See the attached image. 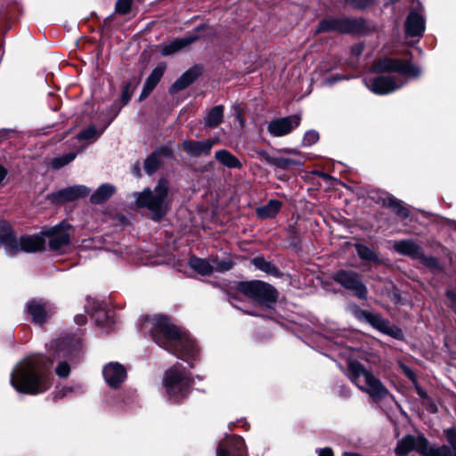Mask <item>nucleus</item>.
<instances>
[{"instance_id": "f257e3e1", "label": "nucleus", "mask_w": 456, "mask_h": 456, "mask_svg": "<svg viewBox=\"0 0 456 456\" xmlns=\"http://www.w3.org/2000/svg\"><path fill=\"white\" fill-rule=\"evenodd\" d=\"M144 331H149L157 345L189 362L193 367L199 350L190 335L173 324L162 315L146 317L142 324Z\"/></svg>"}, {"instance_id": "f03ea898", "label": "nucleus", "mask_w": 456, "mask_h": 456, "mask_svg": "<svg viewBox=\"0 0 456 456\" xmlns=\"http://www.w3.org/2000/svg\"><path fill=\"white\" fill-rule=\"evenodd\" d=\"M10 383L19 393L37 395L52 385L50 363L42 355H33L19 362L13 368Z\"/></svg>"}, {"instance_id": "7ed1b4c3", "label": "nucleus", "mask_w": 456, "mask_h": 456, "mask_svg": "<svg viewBox=\"0 0 456 456\" xmlns=\"http://www.w3.org/2000/svg\"><path fill=\"white\" fill-rule=\"evenodd\" d=\"M374 70L378 72H395L397 76H378L375 77H366L363 83L366 87L376 94H387L401 88L406 78L417 77L420 75V69L409 61L397 59L384 58L373 65Z\"/></svg>"}, {"instance_id": "20e7f679", "label": "nucleus", "mask_w": 456, "mask_h": 456, "mask_svg": "<svg viewBox=\"0 0 456 456\" xmlns=\"http://www.w3.org/2000/svg\"><path fill=\"white\" fill-rule=\"evenodd\" d=\"M168 182L160 179L153 191L146 188L142 192L134 193L135 204L139 208H147L151 212V219L159 221L168 211Z\"/></svg>"}, {"instance_id": "39448f33", "label": "nucleus", "mask_w": 456, "mask_h": 456, "mask_svg": "<svg viewBox=\"0 0 456 456\" xmlns=\"http://www.w3.org/2000/svg\"><path fill=\"white\" fill-rule=\"evenodd\" d=\"M45 239L42 232L37 235H27L17 239L10 224L5 221L0 222V246H4L10 256L20 252H37L45 248Z\"/></svg>"}, {"instance_id": "423d86ee", "label": "nucleus", "mask_w": 456, "mask_h": 456, "mask_svg": "<svg viewBox=\"0 0 456 456\" xmlns=\"http://www.w3.org/2000/svg\"><path fill=\"white\" fill-rule=\"evenodd\" d=\"M192 382L185 368L179 363L165 372L163 387L168 399L177 403L189 395Z\"/></svg>"}, {"instance_id": "0eeeda50", "label": "nucleus", "mask_w": 456, "mask_h": 456, "mask_svg": "<svg viewBox=\"0 0 456 456\" xmlns=\"http://www.w3.org/2000/svg\"><path fill=\"white\" fill-rule=\"evenodd\" d=\"M348 377L361 390L368 393L374 398H385L388 395L387 389L379 379L366 370L362 364L356 361L348 362Z\"/></svg>"}, {"instance_id": "6e6552de", "label": "nucleus", "mask_w": 456, "mask_h": 456, "mask_svg": "<svg viewBox=\"0 0 456 456\" xmlns=\"http://www.w3.org/2000/svg\"><path fill=\"white\" fill-rule=\"evenodd\" d=\"M236 289L246 297L267 307H271L278 297L273 286L261 281H241L237 284Z\"/></svg>"}, {"instance_id": "1a4fd4ad", "label": "nucleus", "mask_w": 456, "mask_h": 456, "mask_svg": "<svg viewBox=\"0 0 456 456\" xmlns=\"http://www.w3.org/2000/svg\"><path fill=\"white\" fill-rule=\"evenodd\" d=\"M333 280L350 290L360 299H366L368 290L361 276L353 271L339 270L332 275Z\"/></svg>"}, {"instance_id": "9d476101", "label": "nucleus", "mask_w": 456, "mask_h": 456, "mask_svg": "<svg viewBox=\"0 0 456 456\" xmlns=\"http://www.w3.org/2000/svg\"><path fill=\"white\" fill-rule=\"evenodd\" d=\"M70 228L71 226L69 223L61 222L57 225L42 232V235H44L45 240H48V245L51 250H61L62 248L69 244Z\"/></svg>"}, {"instance_id": "9b49d317", "label": "nucleus", "mask_w": 456, "mask_h": 456, "mask_svg": "<svg viewBox=\"0 0 456 456\" xmlns=\"http://www.w3.org/2000/svg\"><path fill=\"white\" fill-rule=\"evenodd\" d=\"M411 451H417L421 456H428L430 452V448L428 446V441L422 437H414L412 436H406L398 442L395 448L397 456H405Z\"/></svg>"}, {"instance_id": "f8f14e48", "label": "nucleus", "mask_w": 456, "mask_h": 456, "mask_svg": "<svg viewBox=\"0 0 456 456\" xmlns=\"http://www.w3.org/2000/svg\"><path fill=\"white\" fill-rule=\"evenodd\" d=\"M27 312L35 323L45 322L55 311L52 303L44 299H31L26 305Z\"/></svg>"}, {"instance_id": "ddd939ff", "label": "nucleus", "mask_w": 456, "mask_h": 456, "mask_svg": "<svg viewBox=\"0 0 456 456\" xmlns=\"http://www.w3.org/2000/svg\"><path fill=\"white\" fill-rule=\"evenodd\" d=\"M216 456H248L244 440L237 436H226L220 442Z\"/></svg>"}, {"instance_id": "4468645a", "label": "nucleus", "mask_w": 456, "mask_h": 456, "mask_svg": "<svg viewBox=\"0 0 456 456\" xmlns=\"http://www.w3.org/2000/svg\"><path fill=\"white\" fill-rule=\"evenodd\" d=\"M301 117L292 115L281 118L271 121L267 126L268 132L276 137H281L289 134L294 128L299 126Z\"/></svg>"}, {"instance_id": "2eb2a0df", "label": "nucleus", "mask_w": 456, "mask_h": 456, "mask_svg": "<svg viewBox=\"0 0 456 456\" xmlns=\"http://www.w3.org/2000/svg\"><path fill=\"white\" fill-rule=\"evenodd\" d=\"M357 28L355 20L347 18H330L320 22L316 32L338 31L341 33H350Z\"/></svg>"}, {"instance_id": "dca6fc26", "label": "nucleus", "mask_w": 456, "mask_h": 456, "mask_svg": "<svg viewBox=\"0 0 456 456\" xmlns=\"http://www.w3.org/2000/svg\"><path fill=\"white\" fill-rule=\"evenodd\" d=\"M50 346L57 357H64L69 360L77 357L80 351L79 341L71 338L53 341Z\"/></svg>"}, {"instance_id": "f3484780", "label": "nucleus", "mask_w": 456, "mask_h": 456, "mask_svg": "<svg viewBox=\"0 0 456 456\" xmlns=\"http://www.w3.org/2000/svg\"><path fill=\"white\" fill-rule=\"evenodd\" d=\"M102 375L109 387L118 388L126 379V370L119 362H110L103 366Z\"/></svg>"}, {"instance_id": "a211bd4d", "label": "nucleus", "mask_w": 456, "mask_h": 456, "mask_svg": "<svg viewBox=\"0 0 456 456\" xmlns=\"http://www.w3.org/2000/svg\"><path fill=\"white\" fill-rule=\"evenodd\" d=\"M89 193L90 190L86 186L76 185L53 192L50 198L55 202H66L75 200L81 197H86Z\"/></svg>"}, {"instance_id": "6ab92c4d", "label": "nucleus", "mask_w": 456, "mask_h": 456, "mask_svg": "<svg viewBox=\"0 0 456 456\" xmlns=\"http://www.w3.org/2000/svg\"><path fill=\"white\" fill-rule=\"evenodd\" d=\"M257 154L268 165L284 170L289 169L294 166H302L305 162V160L302 159H291L283 156H271L265 151H257Z\"/></svg>"}, {"instance_id": "aec40b11", "label": "nucleus", "mask_w": 456, "mask_h": 456, "mask_svg": "<svg viewBox=\"0 0 456 456\" xmlns=\"http://www.w3.org/2000/svg\"><path fill=\"white\" fill-rule=\"evenodd\" d=\"M393 248L399 254L412 259L422 256V248L412 240H400L393 242Z\"/></svg>"}, {"instance_id": "412c9836", "label": "nucleus", "mask_w": 456, "mask_h": 456, "mask_svg": "<svg viewBox=\"0 0 456 456\" xmlns=\"http://www.w3.org/2000/svg\"><path fill=\"white\" fill-rule=\"evenodd\" d=\"M425 30V20L422 15L411 11L405 21V31L410 37H420Z\"/></svg>"}, {"instance_id": "4be33fe9", "label": "nucleus", "mask_w": 456, "mask_h": 456, "mask_svg": "<svg viewBox=\"0 0 456 456\" xmlns=\"http://www.w3.org/2000/svg\"><path fill=\"white\" fill-rule=\"evenodd\" d=\"M215 141L205 140V141H184L183 142V150L187 154L193 157H199L200 155L209 154L212 147L215 144Z\"/></svg>"}, {"instance_id": "5701e85b", "label": "nucleus", "mask_w": 456, "mask_h": 456, "mask_svg": "<svg viewBox=\"0 0 456 456\" xmlns=\"http://www.w3.org/2000/svg\"><path fill=\"white\" fill-rule=\"evenodd\" d=\"M445 437L451 448L446 445L436 448L431 447L428 456H456V429H446Z\"/></svg>"}, {"instance_id": "b1692460", "label": "nucleus", "mask_w": 456, "mask_h": 456, "mask_svg": "<svg viewBox=\"0 0 456 456\" xmlns=\"http://www.w3.org/2000/svg\"><path fill=\"white\" fill-rule=\"evenodd\" d=\"M165 70L166 65L164 63H160L151 71L140 94V101L144 100L153 91V89L156 87L160 78L162 77Z\"/></svg>"}, {"instance_id": "393cba45", "label": "nucleus", "mask_w": 456, "mask_h": 456, "mask_svg": "<svg viewBox=\"0 0 456 456\" xmlns=\"http://www.w3.org/2000/svg\"><path fill=\"white\" fill-rule=\"evenodd\" d=\"M363 314L374 326H376L383 332L395 338H399L401 336L402 332L397 327L391 326L387 322L381 319L379 316L374 315L368 312H364Z\"/></svg>"}, {"instance_id": "a878e982", "label": "nucleus", "mask_w": 456, "mask_h": 456, "mask_svg": "<svg viewBox=\"0 0 456 456\" xmlns=\"http://www.w3.org/2000/svg\"><path fill=\"white\" fill-rule=\"evenodd\" d=\"M199 37L198 34L189 35L182 38H178L171 42L170 44L165 45L162 50L161 53L163 55H169L172 54L183 47L191 45L192 42H194Z\"/></svg>"}, {"instance_id": "bb28decb", "label": "nucleus", "mask_w": 456, "mask_h": 456, "mask_svg": "<svg viewBox=\"0 0 456 456\" xmlns=\"http://www.w3.org/2000/svg\"><path fill=\"white\" fill-rule=\"evenodd\" d=\"M198 76V69H191L187 70L172 85L170 92L175 93L186 88L197 78Z\"/></svg>"}, {"instance_id": "cd10ccee", "label": "nucleus", "mask_w": 456, "mask_h": 456, "mask_svg": "<svg viewBox=\"0 0 456 456\" xmlns=\"http://www.w3.org/2000/svg\"><path fill=\"white\" fill-rule=\"evenodd\" d=\"M215 158L219 163L228 168L240 169L242 167V164L240 159L226 150L216 151Z\"/></svg>"}, {"instance_id": "c85d7f7f", "label": "nucleus", "mask_w": 456, "mask_h": 456, "mask_svg": "<svg viewBox=\"0 0 456 456\" xmlns=\"http://www.w3.org/2000/svg\"><path fill=\"white\" fill-rule=\"evenodd\" d=\"M281 207V201L277 200H271L265 206L259 207L256 209V215L260 218H271L274 217L280 211Z\"/></svg>"}, {"instance_id": "c756f323", "label": "nucleus", "mask_w": 456, "mask_h": 456, "mask_svg": "<svg viewBox=\"0 0 456 456\" xmlns=\"http://www.w3.org/2000/svg\"><path fill=\"white\" fill-rule=\"evenodd\" d=\"M115 192V187L110 183L102 184L97 191L92 194L91 201L100 204L107 200Z\"/></svg>"}, {"instance_id": "7c9ffc66", "label": "nucleus", "mask_w": 456, "mask_h": 456, "mask_svg": "<svg viewBox=\"0 0 456 456\" xmlns=\"http://www.w3.org/2000/svg\"><path fill=\"white\" fill-rule=\"evenodd\" d=\"M190 266L201 275H209L214 272V266L208 260L193 256L190 259Z\"/></svg>"}, {"instance_id": "2f4dec72", "label": "nucleus", "mask_w": 456, "mask_h": 456, "mask_svg": "<svg viewBox=\"0 0 456 456\" xmlns=\"http://www.w3.org/2000/svg\"><path fill=\"white\" fill-rule=\"evenodd\" d=\"M224 117V108L220 105L212 108L205 118V124L207 126H217Z\"/></svg>"}, {"instance_id": "473e14b6", "label": "nucleus", "mask_w": 456, "mask_h": 456, "mask_svg": "<svg viewBox=\"0 0 456 456\" xmlns=\"http://www.w3.org/2000/svg\"><path fill=\"white\" fill-rule=\"evenodd\" d=\"M383 203L387 207L391 208L398 216L405 217L408 216L407 209L402 206L401 202L395 198L386 195L383 198Z\"/></svg>"}, {"instance_id": "72a5a7b5", "label": "nucleus", "mask_w": 456, "mask_h": 456, "mask_svg": "<svg viewBox=\"0 0 456 456\" xmlns=\"http://www.w3.org/2000/svg\"><path fill=\"white\" fill-rule=\"evenodd\" d=\"M252 264L259 270L276 275L279 271L276 266L271 262L266 261L264 257L257 256L252 259Z\"/></svg>"}, {"instance_id": "f704fd0d", "label": "nucleus", "mask_w": 456, "mask_h": 456, "mask_svg": "<svg viewBox=\"0 0 456 456\" xmlns=\"http://www.w3.org/2000/svg\"><path fill=\"white\" fill-rule=\"evenodd\" d=\"M77 153L70 152L52 159L51 166L55 169H59L75 159Z\"/></svg>"}, {"instance_id": "c9c22d12", "label": "nucleus", "mask_w": 456, "mask_h": 456, "mask_svg": "<svg viewBox=\"0 0 456 456\" xmlns=\"http://www.w3.org/2000/svg\"><path fill=\"white\" fill-rule=\"evenodd\" d=\"M159 165L158 154L154 152L145 159L144 169L148 175H151L158 170Z\"/></svg>"}, {"instance_id": "e433bc0d", "label": "nucleus", "mask_w": 456, "mask_h": 456, "mask_svg": "<svg viewBox=\"0 0 456 456\" xmlns=\"http://www.w3.org/2000/svg\"><path fill=\"white\" fill-rule=\"evenodd\" d=\"M355 247H356L357 254L362 259L367 260V261H378V256L375 254V252L372 251L368 247L362 245V244H357Z\"/></svg>"}, {"instance_id": "4c0bfd02", "label": "nucleus", "mask_w": 456, "mask_h": 456, "mask_svg": "<svg viewBox=\"0 0 456 456\" xmlns=\"http://www.w3.org/2000/svg\"><path fill=\"white\" fill-rule=\"evenodd\" d=\"M214 271L224 273L232 268L233 263L230 259H213Z\"/></svg>"}, {"instance_id": "58836bf2", "label": "nucleus", "mask_w": 456, "mask_h": 456, "mask_svg": "<svg viewBox=\"0 0 456 456\" xmlns=\"http://www.w3.org/2000/svg\"><path fill=\"white\" fill-rule=\"evenodd\" d=\"M100 133L94 126H89L77 134L78 140H93L99 136Z\"/></svg>"}, {"instance_id": "ea45409f", "label": "nucleus", "mask_w": 456, "mask_h": 456, "mask_svg": "<svg viewBox=\"0 0 456 456\" xmlns=\"http://www.w3.org/2000/svg\"><path fill=\"white\" fill-rule=\"evenodd\" d=\"M55 373L58 377L62 379L69 377L70 373L69 364L64 360H60L58 365L55 368Z\"/></svg>"}, {"instance_id": "a19ab883", "label": "nucleus", "mask_w": 456, "mask_h": 456, "mask_svg": "<svg viewBox=\"0 0 456 456\" xmlns=\"http://www.w3.org/2000/svg\"><path fill=\"white\" fill-rule=\"evenodd\" d=\"M137 84H138V82H135V85L133 86L131 83H128L124 86L122 94H121V101L123 102V105H126L128 103Z\"/></svg>"}, {"instance_id": "79ce46f5", "label": "nucleus", "mask_w": 456, "mask_h": 456, "mask_svg": "<svg viewBox=\"0 0 456 456\" xmlns=\"http://www.w3.org/2000/svg\"><path fill=\"white\" fill-rule=\"evenodd\" d=\"M416 260H419L423 265L429 267L431 269H438L439 268V264H438L436 258H435L433 256H425L423 251H422V256L417 257Z\"/></svg>"}, {"instance_id": "37998d69", "label": "nucleus", "mask_w": 456, "mask_h": 456, "mask_svg": "<svg viewBox=\"0 0 456 456\" xmlns=\"http://www.w3.org/2000/svg\"><path fill=\"white\" fill-rule=\"evenodd\" d=\"M319 140V133L315 130L307 131L303 137V144L305 146H311Z\"/></svg>"}, {"instance_id": "c03bdc74", "label": "nucleus", "mask_w": 456, "mask_h": 456, "mask_svg": "<svg viewBox=\"0 0 456 456\" xmlns=\"http://www.w3.org/2000/svg\"><path fill=\"white\" fill-rule=\"evenodd\" d=\"M132 0H118L116 3V11L120 14H126L130 12Z\"/></svg>"}, {"instance_id": "a18cd8bd", "label": "nucleus", "mask_w": 456, "mask_h": 456, "mask_svg": "<svg viewBox=\"0 0 456 456\" xmlns=\"http://www.w3.org/2000/svg\"><path fill=\"white\" fill-rule=\"evenodd\" d=\"M79 389H80V387L78 386H77V387H63L61 388H59L55 392V396L58 397V398H62L64 396H67L70 393H73V392H75L77 390H79Z\"/></svg>"}, {"instance_id": "49530a36", "label": "nucleus", "mask_w": 456, "mask_h": 456, "mask_svg": "<svg viewBox=\"0 0 456 456\" xmlns=\"http://www.w3.org/2000/svg\"><path fill=\"white\" fill-rule=\"evenodd\" d=\"M277 152L279 153H281V154H288V155H291L293 156L292 159H304L302 154L300 151H298L296 149H291V148H281V149H279L277 150Z\"/></svg>"}, {"instance_id": "de8ad7c7", "label": "nucleus", "mask_w": 456, "mask_h": 456, "mask_svg": "<svg viewBox=\"0 0 456 456\" xmlns=\"http://www.w3.org/2000/svg\"><path fill=\"white\" fill-rule=\"evenodd\" d=\"M317 452L318 456H333V452L329 447L319 449Z\"/></svg>"}, {"instance_id": "09e8293b", "label": "nucleus", "mask_w": 456, "mask_h": 456, "mask_svg": "<svg viewBox=\"0 0 456 456\" xmlns=\"http://www.w3.org/2000/svg\"><path fill=\"white\" fill-rule=\"evenodd\" d=\"M75 322L78 325H84L86 322V316L84 314H77L74 318Z\"/></svg>"}, {"instance_id": "8fccbe9b", "label": "nucleus", "mask_w": 456, "mask_h": 456, "mask_svg": "<svg viewBox=\"0 0 456 456\" xmlns=\"http://www.w3.org/2000/svg\"><path fill=\"white\" fill-rule=\"evenodd\" d=\"M447 297L451 301V306L456 311V294L453 292H447Z\"/></svg>"}, {"instance_id": "3c124183", "label": "nucleus", "mask_w": 456, "mask_h": 456, "mask_svg": "<svg viewBox=\"0 0 456 456\" xmlns=\"http://www.w3.org/2000/svg\"><path fill=\"white\" fill-rule=\"evenodd\" d=\"M402 368L403 370V372L406 374V376L409 379H414V373L409 367L403 365Z\"/></svg>"}, {"instance_id": "603ef678", "label": "nucleus", "mask_w": 456, "mask_h": 456, "mask_svg": "<svg viewBox=\"0 0 456 456\" xmlns=\"http://www.w3.org/2000/svg\"><path fill=\"white\" fill-rule=\"evenodd\" d=\"M343 456H361V455L358 453H354V452H343Z\"/></svg>"}, {"instance_id": "864d4df0", "label": "nucleus", "mask_w": 456, "mask_h": 456, "mask_svg": "<svg viewBox=\"0 0 456 456\" xmlns=\"http://www.w3.org/2000/svg\"><path fill=\"white\" fill-rule=\"evenodd\" d=\"M318 175H319V176H321V177H323V178H327V177H328V175H325V174H324V173H322V172H318Z\"/></svg>"}, {"instance_id": "5fc2aeb1", "label": "nucleus", "mask_w": 456, "mask_h": 456, "mask_svg": "<svg viewBox=\"0 0 456 456\" xmlns=\"http://www.w3.org/2000/svg\"><path fill=\"white\" fill-rule=\"evenodd\" d=\"M356 5L359 8H363V7H365L366 4H357Z\"/></svg>"}, {"instance_id": "6e6d98bb", "label": "nucleus", "mask_w": 456, "mask_h": 456, "mask_svg": "<svg viewBox=\"0 0 456 456\" xmlns=\"http://www.w3.org/2000/svg\"><path fill=\"white\" fill-rule=\"evenodd\" d=\"M360 53H361V49L359 48V49H357L356 53L359 54Z\"/></svg>"}, {"instance_id": "4d7b16f0", "label": "nucleus", "mask_w": 456, "mask_h": 456, "mask_svg": "<svg viewBox=\"0 0 456 456\" xmlns=\"http://www.w3.org/2000/svg\"><path fill=\"white\" fill-rule=\"evenodd\" d=\"M135 172L136 174H139V168H136Z\"/></svg>"}]
</instances>
